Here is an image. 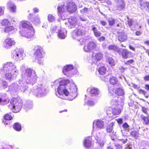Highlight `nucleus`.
Masks as SVG:
<instances>
[{
  "label": "nucleus",
  "instance_id": "c9c22d12",
  "mask_svg": "<svg viewBox=\"0 0 149 149\" xmlns=\"http://www.w3.org/2000/svg\"><path fill=\"white\" fill-rule=\"evenodd\" d=\"M108 49L109 50H112L118 51L119 49L118 47L115 45H111L108 47Z\"/></svg>",
  "mask_w": 149,
  "mask_h": 149
},
{
  "label": "nucleus",
  "instance_id": "4be33fe9",
  "mask_svg": "<svg viewBox=\"0 0 149 149\" xmlns=\"http://www.w3.org/2000/svg\"><path fill=\"white\" fill-rule=\"evenodd\" d=\"M65 4L63 2H62L58 4L57 9L59 13L61 16V13L64 12L66 9L65 8Z\"/></svg>",
  "mask_w": 149,
  "mask_h": 149
},
{
  "label": "nucleus",
  "instance_id": "f8f14e48",
  "mask_svg": "<svg viewBox=\"0 0 149 149\" xmlns=\"http://www.w3.org/2000/svg\"><path fill=\"white\" fill-rule=\"evenodd\" d=\"M15 43V41L13 39L8 38L4 39L3 42V47L6 49H8Z\"/></svg>",
  "mask_w": 149,
  "mask_h": 149
},
{
  "label": "nucleus",
  "instance_id": "7ed1b4c3",
  "mask_svg": "<svg viewBox=\"0 0 149 149\" xmlns=\"http://www.w3.org/2000/svg\"><path fill=\"white\" fill-rule=\"evenodd\" d=\"M36 47L37 49L33 54V57L34 58L31 60L30 62L32 64H43L42 58L44 56L45 52L43 48L41 46H37Z\"/></svg>",
  "mask_w": 149,
  "mask_h": 149
},
{
  "label": "nucleus",
  "instance_id": "e433bc0d",
  "mask_svg": "<svg viewBox=\"0 0 149 149\" xmlns=\"http://www.w3.org/2000/svg\"><path fill=\"white\" fill-rule=\"evenodd\" d=\"M32 22L35 24H37L40 23L39 18L38 17H36L32 20Z\"/></svg>",
  "mask_w": 149,
  "mask_h": 149
},
{
  "label": "nucleus",
  "instance_id": "6e6552de",
  "mask_svg": "<svg viewBox=\"0 0 149 149\" xmlns=\"http://www.w3.org/2000/svg\"><path fill=\"white\" fill-rule=\"evenodd\" d=\"M63 72L65 75L71 77L76 74L78 71L77 68L73 67V66H65L63 68Z\"/></svg>",
  "mask_w": 149,
  "mask_h": 149
},
{
  "label": "nucleus",
  "instance_id": "20e7f679",
  "mask_svg": "<svg viewBox=\"0 0 149 149\" xmlns=\"http://www.w3.org/2000/svg\"><path fill=\"white\" fill-rule=\"evenodd\" d=\"M22 77L25 78L26 83L33 85L37 80L38 77L35 71L30 69L25 70L22 74Z\"/></svg>",
  "mask_w": 149,
  "mask_h": 149
},
{
  "label": "nucleus",
  "instance_id": "aec40b11",
  "mask_svg": "<svg viewBox=\"0 0 149 149\" xmlns=\"http://www.w3.org/2000/svg\"><path fill=\"white\" fill-rule=\"evenodd\" d=\"M83 144L84 147L86 148H88L92 145V139L91 137L85 138Z\"/></svg>",
  "mask_w": 149,
  "mask_h": 149
},
{
  "label": "nucleus",
  "instance_id": "473e14b6",
  "mask_svg": "<svg viewBox=\"0 0 149 149\" xmlns=\"http://www.w3.org/2000/svg\"><path fill=\"white\" fill-rule=\"evenodd\" d=\"M2 26H4L5 27L10 25V22L7 19H4L2 20L1 22Z\"/></svg>",
  "mask_w": 149,
  "mask_h": 149
},
{
  "label": "nucleus",
  "instance_id": "72a5a7b5",
  "mask_svg": "<svg viewBox=\"0 0 149 149\" xmlns=\"http://www.w3.org/2000/svg\"><path fill=\"white\" fill-rule=\"evenodd\" d=\"M130 52L128 51L126 49H124L123 50L122 53V56L125 58H127L128 57L129 54Z\"/></svg>",
  "mask_w": 149,
  "mask_h": 149
},
{
  "label": "nucleus",
  "instance_id": "4d7b16f0",
  "mask_svg": "<svg viewBox=\"0 0 149 149\" xmlns=\"http://www.w3.org/2000/svg\"><path fill=\"white\" fill-rule=\"evenodd\" d=\"M107 131L109 132H111L112 131V128L111 127H108L107 128Z\"/></svg>",
  "mask_w": 149,
  "mask_h": 149
},
{
  "label": "nucleus",
  "instance_id": "c85d7f7f",
  "mask_svg": "<svg viewBox=\"0 0 149 149\" xmlns=\"http://www.w3.org/2000/svg\"><path fill=\"white\" fill-rule=\"evenodd\" d=\"M101 136H96L95 137V138L97 142L100 144V146L101 147L103 146L104 144V138L102 139Z\"/></svg>",
  "mask_w": 149,
  "mask_h": 149
},
{
  "label": "nucleus",
  "instance_id": "69168bd1",
  "mask_svg": "<svg viewBox=\"0 0 149 149\" xmlns=\"http://www.w3.org/2000/svg\"><path fill=\"white\" fill-rule=\"evenodd\" d=\"M140 92L143 94L144 95H145L147 93L146 92L142 90H140Z\"/></svg>",
  "mask_w": 149,
  "mask_h": 149
},
{
  "label": "nucleus",
  "instance_id": "393cba45",
  "mask_svg": "<svg viewBox=\"0 0 149 149\" xmlns=\"http://www.w3.org/2000/svg\"><path fill=\"white\" fill-rule=\"evenodd\" d=\"M68 22L70 25V26H69V28H71L76 25L77 20L75 17H71L69 18Z\"/></svg>",
  "mask_w": 149,
  "mask_h": 149
},
{
  "label": "nucleus",
  "instance_id": "09e8293b",
  "mask_svg": "<svg viewBox=\"0 0 149 149\" xmlns=\"http://www.w3.org/2000/svg\"><path fill=\"white\" fill-rule=\"evenodd\" d=\"M4 9V7L0 6V16L3 14Z\"/></svg>",
  "mask_w": 149,
  "mask_h": 149
},
{
  "label": "nucleus",
  "instance_id": "b1692460",
  "mask_svg": "<svg viewBox=\"0 0 149 149\" xmlns=\"http://www.w3.org/2000/svg\"><path fill=\"white\" fill-rule=\"evenodd\" d=\"M21 23L22 27L23 28L22 30H24L25 29H29L33 28L31 24L29 22L23 21L21 22Z\"/></svg>",
  "mask_w": 149,
  "mask_h": 149
},
{
  "label": "nucleus",
  "instance_id": "49530a36",
  "mask_svg": "<svg viewBox=\"0 0 149 149\" xmlns=\"http://www.w3.org/2000/svg\"><path fill=\"white\" fill-rule=\"evenodd\" d=\"M111 104H112L113 105H117L118 104V101L117 100V99L115 98L113 99L111 102Z\"/></svg>",
  "mask_w": 149,
  "mask_h": 149
},
{
  "label": "nucleus",
  "instance_id": "79ce46f5",
  "mask_svg": "<svg viewBox=\"0 0 149 149\" xmlns=\"http://www.w3.org/2000/svg\"><path fill=\"white\" fill-rule=\"evenodd\" d=\"M33 104L31 101H28L26 102V107L28 108H31L32 107Z\"/></svg>",
  "mask_w": 149,
  "mask_h": 149
},
{
  "label": "nucleus",
  "instance_id": "dca6fc26",
  "mask_svg": "<svg viewBox=\"0 0 149 149\" xmlns=\"http://www.w3.org/2000/svg\"><path fill=\"white\" fill-rule=\"evenodd\" d=\"M96 46V44L94 42H90L85 45L84 49L86 52H89L95 49Z\"/></svg>",
  "mask_w": 149,
  "mask_h": 149
},
{
  "label": "nucleus",
  "instance_id": "5fc2aeb1",
  "mask_svg": "<svg viewBox=\"0 0 149 149\" xmlns=\"http://www.w3.org/2000/svg\"><path fill=\"white\" fill-rule=\"evenodd\" d=\"M119 70L121 72H123L125 70V68L123 67L122 66H120L119 68Z\"/></svg>",
  "mask_w": 149,
  "mask_h": 149
},
{
  "label": "nucleus",
  "instance_id": "f257e3e1",
  "mask_svg": "<svg viewBox=\"0 0 149 149\" xmlns=\"http://www.w3.org/2000/svg\"><path fill=\"white\" fill-rule=\"evenodd\" d=\"M54 84L58 87L56 94L58 97L72 100L77 96V88L72 79L59 78L54 81Z\"/></svg>",
  "mask_w": 149,
  "mask_h": 149
},
{
  "label": "nucleus",
  "instance_id": "bb28decb",
  "mask_svg": "<svg viewBox=\"0 0 149 149\" xmlns=\"http://www.w3.org/2000/svg\"><path fill=\"white\" fill-rule=\"evenodd\" d=\"M118 40L121 42L125 41L127 39V35L123 33H118Z\"/></svg>",
  "mask_w": 149,
  "mask_h": 149
},
{
  "label": "nucleus",
  "instance_id": "0e129e2a",
  "mask_svg": "<svg viewBox=\"0 0 149 149\" xmlns=\"http://www.w3.org/2000/svg\"><path fill=\"white\" fill-rule=\"evenodd\" d=\"M144 79L145 81L149 80V75H146L144 77Z\"/></svg>",
  "mask_w": 149,
  "mask_h": 149
},
{
  "label": "nucleus",
  "instance_id": "0eeeda50",
  "mask_svg": "<svg viewBox=\"0 0 149 149\" xmlns=\"http://www.w3.org/2000/svg\"><path fill=\"white\" fill-rule=\"evenodd\" d=\"M24 50L22 49H17L12 52L11 56L15 61L19 62L24 58Z\"/></svg>",
  "mask_w": 149,
  "mask_h": 149
},
{
  "label": "nucleus",
  "instance_id": "6ab92c4d",
  "mask_svg": "<svg viewBox=\"0 0 149 149\" xmlns=\"http://www.w3.org/2000/svg\"><path fill=\"white\" fill-rule=\"evenodd\" d=\"M87 91L91 96H93L98 95L99 92V90L97 88L94 87L88 88L87 90Z\"/></svg>",
  "mask_w": 149,
  "mask_h": 149
},
{
  "label": "nucleus",
  "instance_id": "c756f323",
  "mask_svg": "<svg viewBox=\"0 0 149 149\" xmlns=\"http://www.w3.org/2000/svg\"><path fill=\"white\" fill-rule=\"evenodd\" d=\"M14 29V28L13 26L10 25L8 26L5 27L4 29V32L6 33H8L13 30Z\"/></svg>",
  "mask_w": 149,
  "mask_h": 149
},
{
  "label": "nucleus",
  "instance_id": "1a4fd4ad",
  "mask_svg": "<svg viewBox=\"0 0 149 149\" xmlns=\"http://www.w3.org/2000/svg\"><path fill=\"white\" fill-rule=\"evenodd\" d=\"M9 69H10V66H3L1 68L0 72L1 74H5L6 78L8 80L13 79L14 78L16 77L17 75V73L16 71L15 72V73L13 75L11 74V72H8V71H10L9 70Z\"/></svg>",
  "mask_w": 149,
  "mask_h": 149
},
{
  "label": "nucleus",
  "instance_id": "a878e982",
  "mask_svg": "<svg viewBox=\"0 0 149 149\" xmlns=\"http://www.w3.org/2000/svg\"><path fill=\"white\" fill-rule=\"evenodd\" d=\"M7 7L10 11L13 12H15L16 11V6L12 2L9 1L7 3Z\"/></svg>",
  "mask_w": 149,
  "mask_h": 149
},
{
  "label": "nucleus",
  "instance_id": "052dcab7",
  "mask_svg": "<svg viewBox=\"0 0 149 149\" xmlns=\"http://www.w3.org/2000/svg\"><path fill=\"white\" fill-rule=\"evenodd\" d=\"M105 40V37L104 36H101L98 39L100 41H103Z\"/></svg>",
  "mask_w": 149,
  "mask_h": 149
},
{
  "label": "nucleus",
  "instance_id": "a18cd8bd",
  "mask_svg": "<svg viewBox=\"0 0 149 149\" xmlns=\"http://www.w3.org/2000/svg\"><path fill=\"white\" fill-rule=\"evenodd\" d=\"M146 6V2H142L140 1V8L141 9H144Z\"/></svg>",
  "mask_w": 149,
  "mask_h": 149
},
{
  "label": "nucleus",
  "instance_id": "a211bd4d",
  "mask_svg": "<svg viewBox=\"0 0 149 149\" xmlns=\"http://www.w3.org/2000/svg\"><path fill=\"white\" fill-rule=\"evenodd\" d=\"M110 77L111 75L109 74L108 75H106L107 77L104 79V81H107L109 80L110 83L113 85L117 84L118 86V84H120L118 83V81L116 77Z\"/></svg>",
  "mask_w": 149,
  "mask_h": 149
},
{
  "label": "nucleus",
  "instance_id": "4c0bfd02",
  "mask_svg": "<svg viewBox=\"0 0 149 149\" xmlns=\"http://www.w3.org/2000/svg\"><path fill=\"white\" fill-rule=\"evenodd\" d=\"M48 19L49 21L52 22L55 20V18L52 15L49 14L48 16Z\"/></svg>",
  "mask_w": 149,
  "mask_h": 149
},
{
  "label": "nucleus",
  "instance_id": "864d4df0",
  "mask_svg": "<svg viewBox=\"0 0 149 149\" xmlns=\"http://www.w3.org/2000/svg\"><path fill=\"white\" fill-rule=\"evenodd\" d=\"M10 120H6L4 119L3 120V122L4 123V124L5 125H8L10 124V123L9 122Z\"/></svg>",
  "mask_w": 149,
  "mask_h": 149
},
{
  "label": "nucleus",
  "instance_id": "338daca9",
  "mask_svg": "<svg viewBox=\"0 0 149 149\" xmlns=\"http://www.w3.org/2000/svg\"><path fill=\"white\" fill-rule=\"evenodd\" d=\"M106 3L108 4L109 6H111L112 4L111 2L109 0H106Z\"/></svg>",
  "mask_w": 149,
  "mask_h": 149
},
{
  "label": "nucleus",
  "instance_id": "2f4dec72",
  "mask_svg": "<svg viewBox=\"0 0 149 149\" xmlns=\"http://www.w3.org/2000/svg\"><path fill=\"white\" fill-rule=\"evenodd\" d=\"M13 127L14 129L17 131H20L22 130L21 125L18 123H17L14 124Z\"/></svg>",
  "mask_w": 149,
  "mask_h": 149
},
{
  "label": "nucleus",
  "instance_id": "9b49d317",
  "mask_svg": "<svg viewBox=\"0 0 149 149\" xmlns=\"http://www.w3.org/2000/svg\"><path fill=\"white\" fill-rule=\"evenodd\" d=\"M104 126V122L102 120L99 119L95 120L93 122L92 133L103 128Z\"/></svg>",
  "mask_w": 149,
  "mask_h": 149
},
{
  "label": "nucleus",
  "instance_id": "603ef678",
  "mask_svg": "<svg viewBox=\"0 0 149 149\" xmlns=\"http://www.w3.org/2000/svg\"><path fill=\"white\" fill-rule=\"evenodd\" d=\"M88 9L87 8H84L82 10H80L81 13H86L87 12Z\"/></svg>",
  "mask_w": 149,
  "mask_h": 149
},
{
  "label": "nucleus",
  "instance_id": "6e6d98bb",
  "mask_svg": "<svg viewBox=\"0 0 149 149\" xmlns=\"http://www.w3.org/2000/svg\"><path fill=\"white\" fill-rule=\"evenodd\" d=\"M123 127L124 128L126 129L129 128V126L127 123H125L123 124Z\"/></svg>",
  "mask_w": 149,
  "mask_h": 149
},
{
  "label": "nucleus",
  "instance_id": "423d86ee",
  "mask_svg": "<svg viewBox=\"0 0 149 149\" xmlns=\"http://www.w3.org/2000/svg\"><path fill=\"white\" fill-rule=\"evenodd\" d=\"M85 31L84 28L76 29L72 33V37L73 39L80 42H84V40L82 36L85 34Z\"/></svg>",
  "mask_w": 149,
  "mask_h": 149
},
{
  "label": "nucleus",
  "instance_id": "680f3d73",
  "mask_svg": "<svg viewBox=\"0 0 149 149\" xmlns=\"http://www.w3.org/2000/svg\"><path fill=\"white\" fill-rule=\"evenodd\" d=\"M88 104L91 106H93L94 105V102L92 101H89L88 102Z\"/></svg>",
  "mask_w": 149,
  "mask_h": 149
},
{
  "label": "nucleus",
  "instance_id": "a19ab883",
  "mask_svg": "<svg viewBox=\"0 0 149 149\" xmlns=\"http://www.w3.org/2000/svg\"><path fill=\"white\" fill-rule=\"evenodd\" d=\"M12 117L8 114H6L4 116V119L6 120H10L12 119Z\"/></svg>",
  "mask_w": 149,
  "mask_h": 149
},
{
  "label": "nucleus",
  "instance_id": "f3484780",
  "mask_svg": "<svg viewBox=\"0 0 149 149\" xmlns=\"http://www.w3.org/2000/svg\"><path fill=\"white\" fill-rule=\"evenodd\" d=\"M92 64H97V61L101 60L103 57V55L101 53L98 52L93 55Z\"/></svg>",
  "mask_w": 149,
  "mask_h": 149
},
{
  "label": "nucleus",
  "instance_id": "c03bdc74",
  "mask_svg": "<svg viewBox=\"0 0 149 149\" xmlns=\"http://www.w3.org/2000/svg\"><path fill=\"white\" fill-rule=\"evenodd\" d=\"M109 25H113L115 23V20L114 19L110 17L109 19Z\"/></svg>",
  "mask_w": 149,
  "mask_h": 149
},
{
  "label": "nucleus",
  "instance_id": "3c124183",
  "mask_svg": "<svg viewBox=\"0 0 149 149\" xmlns=\"http://www.w3.org/2000/svg\"><path fill=\"white\" fill-rule=\"evenodd\" d=\"M112 109L111 108H109L107 111V114H111L112 113Z\"/></svg>",
  "mask_w": 149,
  "mask_h": 149
},
{
  "label": "nucleus",
  "instance_id": "8fccbe9b",
  "mask_svg": "<svg viewBox=\"0 0 149 149\" xmlns=\"http://www.w3.org/2000/svg\"><path fill=\"white\" fill-rule=\"evenodd\" d=\"M1 83L4 88H5L7 87L8 85L6 82L2 81H1Z\"/></svg>",
  "mask_w": 149,
  "mask_h": 149
},
{
  "label": "nucleus",
  "instance_id": "2eb2a0df",
  "mask_svg": "<svg viewBox=\"0 0 149 149\" xmlns=\"http://www.w3.org/2000/svg\"><path fill=\"white\" fill-rule=\"evenodd\" d=\"M66 10L69 13H73L76 10V6L75 3L72 2H70L65 4Z\"/></svg>",
  "mask_w": 149,
  "mask_h": 149
},
{
  "label": "nucleus",
  "instance_id": "f704fd0d",
  "mask_svg": "<svg viewBox=\"0 0 149 149\" xmlns=\"http://www.w3.org/2000/svg\"><path fill=\"white\" fill-rule=\"evenodd\" d=\"M9 102V100L8 99L0 98V104L5 105Z\"/></svg>",
  "mask_w": 149,
  "mask_h": 149
},
{
  "label": "nucleus",
  "instance_id": "cd10ccee",
  "mask_svg": "<svg viewBox=\"0 0 149 149\" xmlns=\"http://www.w3.org/2000/svg\"><path fill=\"white\" fill-rule=\"evenodd\" d=\"M58 37L61 39H64L66 36V31L64 30H60L58 31Z\"/></svg>",
  "mask_w": 149,
  "mask_h": 149
},
{
  "label": "nucleus",
  "instance_id": "bf43d9fd",
  "mask_svg": "<svg viewBox=\"0 0 149 149\" xmlns=\"http://www.w3.org/2000/svg\"><path fill=\"white\" fill-rule=\"evenodd\" d=\"M142 110L143 112L145 113L146 114L147 113V109L146 108L143 107H142Z\"/></svg>",
  "mask_w": 149,
  "mask_h": 149
},
{
  "label": "nucleus",
  "instance_id": "39448f33",
  "mask_svg": "<svg viewBox=\"0 0 149 149\" xmlns=\"http://www.w3.org/2000/svg\"><path fill=\"white\" fill-rule=\"evenodd\" d=\"M22 106L21 100L16 98L12 99L8 106L10 109H13L14 112L17 113L20 110Z\"/></svg>",
  "mask_w": 149,
  "mask_h": 149
},
{
  "label": "nucleus",
  "instance_id": "58836bf2",
  "mask_svg": "<svg viewBox=\"0 0 149 149\" xmlns=\"http://www.w3.org/2000/svg\"><path fill=\"white\" fill-rule=\"evenodd\" d=\"M131 135L135 138H137L138 137L139 133L136 131H133L131 133Z\"/></svg>",
  "mask_w": 149,
  "mask_h": 149
},
{
  "label": "nucleus",
  "instance_id": "4468645a",
  "mask_svg": "<svg viewBox=\"0 0 149 149\" xmlns=\"http://www.w3.org/2000/svg\"><path fill=\"white\" fill-rule=\"evenodd\" d=\"M97 70L100 75V77L102 79L104 80V79L107 77L106 76H105L107 71L106 68L105 67V66H98Z\"/></svg>",
  "mask_w": 149,
  "mask_h": 149
},
{
  "label": "nucleus",
  "instance_id": "412c9836",
  "mask_svg": "<svg viewBox=\"0 0 149 149\" xmlns=\"http://www.w3.org/2000/svg\"><path fill=\"white\" fill-rule=\"evenodd\" d=\"M23 85L24 86H26V85H21L20 86L19 88H20L21 86H23ZM19 86H18L16 83H13L9 86V90L12 91H15L17 92L19 90L20 92H22L20 91V88L19 89Z\"/></svg>",
  "mask_w": 149,
  "mask_h": 149
},
{
  "label": "nucleus",
  "instance_id": "f03ea898",
  "mask_svg": "<svg viewBox=\"0 0 149 149\" xmlns=\"http://www.w3.org/2000/svg\"><path fill=\"white\" fill-rule=\"evenodd\" d=\"M46 88L41 84L34 86L32 89L27 86H21L20 88L22 92L29 95L31 92L38 97H41L46 95L47 92Z\"/></svg>",
  "mask_w": 149,
  "mask_h": 149
},
{
  "label": "nucleus",
  "instance_id": "ddd939ff",
  "mask_svg": "<svg viewBox=\"0 0 149 149\" xmlns=\"http://www.w3.org/2000/svg\"><path fill=\"white\" fill-rule=\"evenodd\" d=\"M127 24L132 30H135L136 29L139 30L141 28V26L139 25L137 21L132 19H128Z\"/></svg>",
  "mask_w": 149,
  "mask_h": 149
},
{
  "label": "nucleus",
  "instance_id": "7c9ffc66",
  "mask_svg": "<svg viewBox=\"0 0 149 149\" xmlns=\"http://www.w3.org/2000/svg\"><path fill=\"white\" fill-rule=\"evenodd\" d=\"M121 109L120 108L116 107L112 109V114L114 115H118L121 113Z\"/></svg>",
  "mask_w": 149,
  "mask_h": 149
},
{
  "label": "nucleus",
  "instance_id": "774afa93",
  "mask_svg": "<svg viewBox=\"0 0 149 149\" xmlns=\"http://www.w3.org/2000/svg\"><path fill=\"white\" fill-rule=\"evenodd\" d=\"M129 47L130 49L134 51H135V49L134 47L133 46H131V45H129Z\"/></svg>",
  "mask_w": 149,
  "mask_h": 149
},
{
  "label": "nucleus",
  "instance_id": "37998d69",
  "mask_svg": "<svg viewBox=\"0 0 149 149\" xmlns=\"http://www.w3.org/2000/svg\"><path fill=\"white\" fill-rule=\"evenodd\" d=\"M108 61L109 64L111 65H114L115 62L113 59L112 58H109L108 59Z\"/></svg>",
  "mask_w": 149,
  "mask_h": 149
},
{
  "label": "nucleus",
  "instance_id": "e2e57ef3",
  "mask_svg": "<svg viewBox=\"0 0 149 149\" xmlns=\"http://www.w3.org/2000/svg\"><path fill=\"white\" fill-rule=\"evenodd\" d=\"M33 12L34 13H38L39 11V9L36 8H35L33 9Z\"/></svg>",
  "mask_w": 149,
  "mask_h": 149
},
{
  "label": "nucleus",
  "instance_id": "13d9d810",
  "mask_svg": "<svg viewBox=\"0 0 149 149\" xmlns=\"http://www.w3.org/2000/svg\"><path fill=\"white\" fill-rule=\"evenodd\" d=\"M116 147V149H122V146L119 144H116L115 145Z\"/></svg>",
  "mask_w": 149,
  "mask_h": 149
},
{
  "label": "nucleus",
  "instance_id": "5701e85b",
  "mask_svg": "<svg viewBox=\"0 0 149 149\" xmlns=\"http://www.w3.org/2000/svg\"><path fill=\"white\" fill-rule=\"evenodd\" d=\"M124 93L122 86L120 84H118L115 91V93L118 95L121 96L124 95Z\"/></svg>",
  "mask_w": 149,
  "mask_h": 149
},
{
  "label": "nucleus",
  "instance_id": "de8ad7c7",
  "mask_svg": "<svg viewBox=\"0 0 149 149\" xmlns=\"http://www.w3.org/2000/svg\"><path fill=\"white\" fill-rule=\"evenodd\" d=\"M94 33L95 36L97 37L100 36L101 35V33L97 30L95 31V32H94Z\"/></svg>",
  "mask_w": 149,
  "mask_h": 149
},
{
  "label": "nucleus",
  "instance_id": "ea45409f",
  "mask_svg": "<svg viewBox=\"0 0 149 149\" xmlns=\"http://www.w3.org/2000/svg\"><path fill=\"white\" fill-rule=\"evenodd\" d=\"M141 118V119L143 120L145 122L146 124L147 125L148 124L149 122V120L148 118L146 117L143 116V115H142Z\"/></svg>",
  "mask_w": 149,
  "mask_h": 149
},
{
  "label": "nucleus",
  "instance_id": "9d476101",
  "mask_svg": "<svg viewBox=\"0 0 149 149\" xmlns=\"http://www.w3.org/2000/svg\"><path fill=\"white\" fill-rule=\"evenodd\" d=\"M20 35L23 36L28 38H32L34 33V31L33 28L27 29L20 30L19 31Z\"/></svg>",
  "mask_w": 149,
  "mask_h": 149
}]
</instances>
